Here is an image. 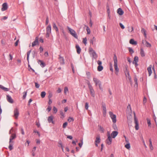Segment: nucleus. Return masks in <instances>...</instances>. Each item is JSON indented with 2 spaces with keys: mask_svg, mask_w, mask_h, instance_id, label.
Listing matches in <instances>:
<instances>
[{
  "mask_svg": "<svg viewBox=\"0 0 157 157\" xmlns=\"http://www.w3.org/2000/svg\"><path fill=\"white\" fill-rule=\"evenodd\" d=\"M88 52L90 55L93 58L96 59L98 57L97 54L92 48H89Z\"/></svg>",
  "mask_w": 157,
  "mask_h": 157,
  "instance_id": "1",
  "label": "nucleus"
},
{
  "mask_svg": "<svg viewBox=\"0 0 157 157\" xmlns=\"http://www.w3.org/2000/svg\"><path fill=\"white\" fill-rule=\"evenodd\" d=\"M67 28L69 30V33H70L76 39L78 38V36L77 34V33L76 32H75V31L71 28L70 27H69L68 26H67Z\"/></svg>",
  "mask_w": 157,
  "mask_h": 157,
  "instance_id": "2",
  "label": "nucleus"
},
{
  "mask_svg": "<svg viewBox=\"0 0 157 157\" xmlns=\"http://www.w3.org/2000/svg\"><path fill=\"white\" fill-rule=\"evenodd\" d=\"M46 37L48 38L51 33V27L50 25H48L46 28Z\"/></svg>",
  "mask_w": 157,
  "mask_h": 157,
  "instance_id": "3",
  "label": "nucleus"
},
{
  "mask_svg": "<svg viewBox=\"0 0 157 157\" xmlns=\"http://www.w3.org/2000/svg\"><path fill=\"white\" fill-rule=\"evenodd\" d=\"M87 84L90 90V92L91 96L93 97H94V91L93 89L92 86L90 85V82L89 81L88 82Z\"/></svg>",
  "mask_w": 157,
  "mask_h": 157,
  "instance_id": "4",
  "label": "nucleus"
},
{
  "mask_svg": "<svg viewBox=\"0 0 157 157\" xmlns=\"http://www.w3.org/2000/svg\"><path fill=\"white\" fill-rule=\"evenodd\" d=\"M109 114L113 122L114 123H116L117 121L116 115L114 114L111 111L109 112Z\"/></svg>",
  "mask_w": 157,
  "mask_h": 157,
  "instance_id": "5",
  "label": "nucleus"
},
{
  "mask_svg": "<svg viewBox=\"0 0 157 157\" xmlns=\"http://www.w3.org/2000/svg\"><path fill=\"white\" fill-rule=\"evenodd\" d=\"M134 114V123L135 124V128L136 130H137L139 129V126L138 124V122L137 119L136 118L135 116V113Z\"/></svg>",
  "mask_w": 157,
  "mask_h": 157,
  "instance_id": "6",
  "label": "nucleus"
},
{
  "mask_svg": "<svg viewBox=\"0 0 157 157\" xmlns=\"http://www.w3.org/2000/svg\"><path fill=\"white\" fill-rule=\"evenodd\" d=\"M19 115L18 110L17 108H15L14 110V117L15 118L17 119Z\"/></svg>",
  "mask_w": 157,
  "mask_h": 157,
  "instance_id": "7",
  "label": "nucleus"
},
{
  "mask_svg": "<svg viewBox=\"0 0 157 157\" xmlns=\"http://www.w3.org/2000/svg\"><path fill=\"white\" fill-rule=\"evenodd\" d=\"M102 107L103 109L102 112L103 116L105 117L106 115V109L105 105V104H103Z\"/></svg>",
  "mask_w": 157,
  "mask_h": 157,
  "instance_id": "8",
  "label": "nucleus"
},
{
  "mask_svg": "<svg viewBox=\"0 0 157 157\" xmlns=\"http://www.w3.org/2000/svg\"><path fill=\"white\" fill-rule=\"evenodd\" d=\"M38 40V37H36L35 41L32 43V46L33 47L39 44Z\"/></svg>",
  "mask_w": 157,
  "mask_h": 157,
  "instance_id": "9",
  "label": "nucleus"
},
{
  "mask_svg": "<svg viewBox=\"0 0 157 157\" xmlns=\"http://www.w3.org/2000/svg\"><path fill=\"white\" fill-rule=\"evenodd\" d=\"M93 81L94 82L95 84V86H97L98 85L101 83V81L97 78L94 77L93 78Z\"/></svg>",
  "mask_w": 157,
  "mask_h": 157,
  "instance_id": "10",
  "label": "nucleus"
},
{
  "mask_svg": "<svg viewBox=\"0 0 157 157\" xmlns=\"http://www.w3.org/2000/svg\"><path fill=\"white\" fill-rule=\"evenodd\" d=\"M8 5L6 3H4L2 5V8L1 10L2 11H4L8 9Z\"/></svg>",
  "mask_w": 157,
  "mask_h": 157,
  "instance_id": "11",
  "label": "nucleus"
},
{
  "mask_svg": "<svg viewBox=\"0 0 157 157\" xmlns=\"http://www.w3.org/2000/svg\"><path fill=\"white\" fill-rule=\"evenodd\" d=\"M54 117L52 115H51L48 117V123H50L51 122L53 124H54V122L53 121Z\"/></svg>",
  "mask_w": 157,
  "mask_h": 157,
  "instance_id": "12",
  "label": "nucleus"
},
{
  "mask_svg": "<svg viewBox=\"0 0 157 157\" xmlns=\"http://www.w3.org/2000/svg\"><path fill=\"white\" fill-rule=\"evenodd\" d=\"M100 142V137L99 136H98L96 137V140L95 142V144L96 147L98 146V144Z\"/></svg>",
  "mask_w": 157,
  "mask_h": 157,
  "instance_id": "13",
  "label": "nucleus"
},
{
  "mask_svg": "<svg viewBox=\"0 0 157 157\" xmlns=\"http://www.w3.org/2000/svg\"><path fill=\"white\" fill-rule=\"evenodd\" d=\"M6 99L8 102L10 103H13V101L12 98L9 95H7L6 96Z\"/></svg>",
  "mask_w": 157,
  "mask_h": 157,
  "instance_id": "14",
  "label": "nucleus"
},
{
  "mask_svg": "<svg viewBox=\"0 0 157 157\" xmlns=\"http://www.w3.org/2000/svg\"><path fill=\"white\" fill-rule=\"evenodd\" d=\"M114 67L115 70V73L116 75H117L119 72V69L117 66V63H114Z\"/></svg>",
  "mask_w": 157,
  "mask_h": 157,
  "instance_id": "15",
  "label": "nucleus"
},
{
  "mask_svg": "<svg viewBox=\"0 0 157 157\" xmlns=\"http://www.w3.org/2000/svg\"><path fill=\"white\" fill-rule=\"evenodd\" d=\"M16 137V136L15 134H12L11 135V136H10V142H13L12 140L15 139Z\"/></svg>",
  "mask_w": 157,
  "mask_h": 157,
  "instance_id": "16",
  "label": "nucleus"
},
{
  "mask_svg": "<svg viewBox=\"0 0 157 157\" xmlns=\"http://www.w3.org/2000/svg\"><path fill=\"white\" fill-rule=\"evenodd\" d=\"M138 60V58L137 56H135L134 58V60L133 61V63L135 64L136 67L138 65L137 62Z\"/></svg>",
  "mask_w": 157,
  "mask_h": 157,
  "instance_id": "17",
  "label": "nucleus"
},
{
  "mask_svg": "<svg viewBox=\"0 0 157 157\" xmlns=\"http://www.w3.org/2000/svg\"><path fill=\"white\" fill-rule=\"evenodd\" d=\"M118 132L117 131H113L111 133V136L113 138H114L118 135Z\"/></svg>",
  "mask_w": 157,
  "mask_h": 157,
  "instance_id": "18",
  "label": "nucleus"
},
{
  "mask_svg": "<svg viewBox=\"0 0 157 157\" xmlns=\"http://www.w3.org/2000/svg\"><path fill=\"white\" fill-rule=\"evenodd\" d=\"M152 66L150 65L147 68V70L148 72L149 76H150L152 73L151 71Z\"/></svg>",
  "mask_w": 157,
  "mask_h": 157,
  "instance_id": "19",
  "label": "nucleus"
},
{
  "mask_svg": "<svg viewBox=\"0 0 157 157\" xmlns=\"http://www.w3.org/2000/svg\"><path fill=\"white\" fill-rule=\"evenodd\" d=\"M140 53L141 56L142 57H144L145 56V52L143 48H141L140 49Z\"/></svg>",
  "mask_w": 157,
  "mask_h": 157,
  "instance_id": "20",
  "label": "nucleus"
},
{
  "mask_svg": "<svg viewBox=\"0 0 157 157\" xmlns=\"http://www.w3.org/2000/svg\"><path fill=\"white\" fill-rule=\"evenodd\" d=\"M112 141V139L111 137H108L106 140V143L108 144H110Z\"/></svg>",
  "mask_w": 157,
  "mask_h": 157,
  "instance_id": "21",
  "label": "nucleus"
},
{
  "mask_svg": "<svg viewBox=\"0 0 157 157\" xmlns=\"http://www.w3.org/2000/svg\"><path fill=\"white\" fill-rule=\"evenodd\" d=\"M117 13L120 15H121L123 14L124 11L121 8H119L117 10Z\"/></svg>",
  "mask_w": 157,
  "mask_h": 157,
  "instance_id": "22",
  "label": "nucleus"
},
{
  "mask_svg": "<svg viewBox=\"0 0 157 157\" xmlns=\"http://www.w3.org/2000/svg\"><path fill=\"white\" fill-rule=\"evenodd\" d=\"M76 51L77 53L79 54L80 53L81 51V49L78 45H76Z\"/></svg>",
  "mask_w": 157,
  "mask_h": 157,
  "instance_id": "23",
  "label": "nucleus"
},
{
  "mask_svg": "<svg viewBox=\"0 0 157 157\" xmlns=\"http://www.w3.org/2000/svg\"><path fill=\"white\" fill-rule=\"evenodd\" d=\"M129 43L132 44L136 45L137 44L136 41H135L133 39H131L129 41Z\"/></svg>",
  "mask_w": 157,
  "mask_h": 157,
  "instance_id": "24",
  "label": "nucleus"
},
{
  "mask_svg": "<svg viewBox=\"0 0 157 157\" xmlns=\"http://www.w3.org/2000/svg\"><path fill=\"white\" fill-rule=\"evenodd\" d=\"M52 25L53 29H55L56 32H57L59 31V29L55 23L53 22L52 23Z\"/></svg>",
  "mask_w": 157,
  "mask_h": 157,
  "instance_id": "25",
  "label": "nucleus"
},
{
  "mask_svg": "<svg viewBox=\"0 0 157 157\" xmlns=\"http://www.w3.org/2000/svg\"><path fill=\"white\" fill-rule=\"evenodd\" d=\"M60 62L61 64H63L64 63V59L63 57H61L59 56V57Z\"/></svg>",
  "mask_w": 157,
  "mask_h": 157,
  "instance_id": "26",
  "label": "nucleus"
},
{
  "mask_svg": "<svg viewBox=\"0 0 157 157\" xmlns=\"http://www.w3.org/2000/svg\"><path fill=\"white\" fill-rule=\"evenodd\" d=\"M13 142H11L10 143L9 142V148L10 151H11L13 149Z\"/></svg>",
  "mask_w": 157,
  "mask_h": 157,
  "instance_id": "27",
  "label": "nucleus"
},
{
  "mask_svg": "<svg viewBox=\"0 0 157 157\" xmlns=\"http://www.w3.org/2000/svg\"><path fill=\"white\" fill-rule=\"evenodd\" d=\"M99 130L101 133L104 132L105 130L104 128L101 126H99Z\"/></svg>",
  "mask_w": 157,
  "mask_h": 157,
  "instance_id": "28",
  "label": "nucleus"
},
{
  "mask_svg": "<svg viewBox=\"0 0 157 157\" xmlns=\"http://www.w3.org/2000/svg\"><path fill=\"white\" fill-rule=\"evenodd\" d=\"M134 81L135 82V86H136V87H137L138 84H137V78L136 76H135L134 78Z\"/></svg>",
  "mask_w": 157,
  "mask_h": 157,
  "instance_id": "29",
  "label": "nucleus"
},
{
  "mask_svg": "<svg viewBox=\"0 0 157 157\" xmlns=\"http://www.w3.org/2000/svg\"><path fill=\"white\" fill-rule=\"evenodd\" d=\"M103 67L101 65H99L97 68L98 70L99 71H101L103 69Z\"/></svg>",
  "mask_w": 157,
  "mask_h": 157,
  "instance_id": "30",
  "label": "nucleus"
},
{
  "mask_svg": "<svg viewBox=\"0 0 157 157\" xmlns=\"http://www.w3.org/2000/svg\"><path fill=\"white\" fill-rule=\"evenodd\" d=\"M113 61L114 63H117V57L115 55H114V56L113 57Z\"/></svg>",
  "mask_w": 157,
  "mask_h": 157,
  "instance_id": "31",
  "label": "nucleus"
},
{
  "mask_svg": "<svg viewBox=\"0 0 157 157\" xmlns=\"http://www.w3.org/2000/svg\"><path fill=\"white\" fill-rule=\"evenodd\" d=\"M69 91L68 88L67 87H65L64 88V93L65 94H66Z\"/></svg>",
  "mask_w": 157,
  "mask_h": 157,
  "instance_id": "32",
  "label": "nucleus"
},
{
  "mask_svg": "<svg viewBox=\"0 0 157 157\" xmlns=\"http://www.w3.org/2000/svg\"><path fill=\"white\" fill-rule=\"evenodd\" d=\"M60 115L61 116V118H63L64 117V113L62 110H61L60 111Z\"/></svg>",
  "mask_w": 157,
  "mask_h": 157,
  "instance_id": "33",
  "label": "nucleus"
},
{
  "mask_svg": "<svg viewBox=\"0 0 157 157\" xmlns=\"http://www.w3.org/2000/svg\"><path fill=\"white\" fill-rule=\"evenodd\" d=\"M31 50H30L27 52V60L28 63H29V55L31 52Z\"/></svg>",
  "mask_w": 157,
  "mask_h": 157,
  "instance_id": "34",
  "label": "nucleus"
},
{
  "mask_svg": "<svg viewBox=\"0 0 157 157\" xmlns=\"http://www.w3.org/2000/svg\"><path fill=\"white\" fill-rule=\"evenodd\" d=\"M87 38L86 37L83 38L82 43H84L85 45H86L87 44Z\"/></svg>",
  "mask_w": 157,
  "mask_h": 157,
  "instance_id": "35",
  "label": "nucleus"
},
{
  "mask_svg": "<svg viewBox=\"0 0 157 157\" xmlns=\"http://www.w3.org/2000/svg\"><path fill=\"white\" fill-rule=\"evenodd\" d=\"M128 31L130 32H132L133 30V28L132 27H130L128 26Z\"/></svg>",
  "mask_w": 157,
  "mask_h": 157,
  "instance_id": "36",
  "label": "nucleus"
},
{
  "mask_svg": "<svg viewBox=\"0 0 157 157\" xmlns=\"http://www.w3.org/2000/svg\"><path fill=\"white\" fill-rule=\"evenodd\" d=\"M125 147L128 149H129L130 148V144L129 143L125 145Z\"/></svg>",
  "mask_w": 157,
  "mask_h": 157,
  "instance_id": "37",
  "label": "nucleus"
},
{
  "mask_svg": "<svg viewBox=\"0 0 157 157\" xmlns=\"http://www.w3.org/2000/svg\"><path fill=\"white\" fill-rule=\"evenodd\" d=\"M45 95L46 93L44 91L42 92L41 93V96L42 98H44L45 96Z\"/></svg>",
  "mask_w": 157,
  "mask_h": 157,
  "instance_id": "38",
  "label": "nucleus"
},
{
  "mask_svg": "<svg viewBox=\"0 0 157 157\" xmlns=\"http://www.w3.org/2000/svg\"><path fill=\"white\" fill-rule=\"evenodd\" d=\"M125 73L126 77H128V76L130 75L129 71L127 69L126 70V71L125 72Z\"/></svg>",
  "mask_w": 157,
  "mask_h": 157,
  "instance_id": "39",
  "label": "nucleus"
},
{
  "mask_svg": "<svg viewBox=\"0 0 157 157\" xmlns=\"http://www.w3.org/2000/svg\"><path fill=\"white\" fill-rule=\"evenodd\" d=\"M141 32L144 34L145 36H146V31L144 28H142L141 29Z\"/></svg>",
  "mask_w": 157,
  "mask_h": 157,
  "instance_id": "40",
  "label": "nucleus"
},
{
  "mask_svg": "<svg viewBox=\"0 0 157 157\" xmlns=\"http://www.w3.org/2000/svg\"><path fill=\"white\" fill-rule=\"evenodd\" d=\"M147 124H148V126H151V123L150 120L148 118H147Z\"/></svg>",
  "mask_w": 157,
  "mask_h": 157,
  "instance_id": "41",
  "label": "nucleus"
},
{
  "mask_svg": "<svg viewBox=\"0 0 157 157\" xmlns=\"http://www.w3.org/2000/svg\"><path fill=\"white\" fill-rule=\"evenodd\" d=\"M74 120V119L72 117H69L67 120L68 122H70L71 121H73Z\"/></svg>",
  "mask_w": 157,
  "mask_h": 157,
  "instance_id": "42",
  "label": "nucleus"
},
{
  "mask_svg": "<svg viewBox=\"0 0 157 157\" xmlns=\"http://www.w3.org/2000/svg\"><path fill=\"white\" fill-rule=\"evenodd\" d=\"M27 91L24 92H23V99H25V98L26 95H27Z\"/></svg>",
  "mask_w": 157,
  "mask_h": 157,
  "instance_id": "43",
  "label": "nucleus"
},
{
  "mask_svg": "<svg viewBox=\"0 0 157 157\" xmlns=\"http://www.w3.org/2000/svg\"><path fill=\"white\" fill-rule=\"evenodd\" d=\"M145 45L147 47H150L151 46V45L147 41H146Z\"/></svg>",
  "mask_w": 157,
  "mask_h": 157,
  "instance_id": "44",
  "label": "nucleus"
},
{
  "mask_svg": "<svg viewBox=\"0 0 157 157\" xmlns=\"http://www.w3.org/2000/svg\"><path fill=\"white\" fill-rule=\"evenodd\" d=\"M86 30L87 34H90V28L87 26L86 27Z\"/></svg>",
  "mask_w": 157,
  "mask_h": 157,
  "instance_id": "45",
  "label": "nucleus"
},
{
  "mask_svg": "<svg viewBox=\"0 0 157 157\" xmlns=\"http://www.w3.org/2000/svg\"><path fill=\"white\" fill-rule=\"evenodd\" d=\"M1 86V88L2 89H3L4 90H5V91H8L9 90V89L7 88L4 87L2 86Z\"/></svg>",
  "mask_w": 157,
  "mask_h": 157,
  "instance_id": "46",
  "label": "nucleus"
},
{
  "mask_svg": "<svg viewBox=\"0 0 157 157\" xmlns=\"http://www.w3.org/2000/svg\"><path fill=\"white\" fill-rule=\"evenodd\" d=\"M127 77L128 78V79L129 80V81L130 82V84H132V80H131V77L130 76V75L128 76V77Z\"/></svg>",
  "mask_w": 157,
  "mask_h": 157,
  "instance_id": "47",
  "label": "nucleus"
},
{
  "mask_svg": "<svg viewBox=\"0 0 157 157\" xmlns=\"http://www.w3.org/2000/svg\"><path fill=\"white\" fill-rule=\"evenodd\" d=\"M128 50L129 52H130L131 54L133 53L134 52L133 50L131 48H128Z\"/></svg>",
  "mask_w": 157,
  "mask_h": 157,
  "instance_id": "48",
  "label": "nucleus"
},
{
  "mask_svg": "<svg viewBox=\"0 0 157 157\" xmlns=\"http://www.w3.org/2000/svg\"><path fill=\"white\" fill-rule=\"evenodd\" d=\"M53 111H54V113H56L57 111V108L55 106L53 107Z\"/></svg>",
  "mask_w": 157,
  "mask_h": 157,
  "instance_id": "49",
  "label": "nucleus"
},
{
  "mask_svg": "<svg viewBox=\"0 0 157 157\" xmlns=\"http://www.w3.org/2000/svg\"><path fill=\"white\" fill-rule=\"evenodd\" d=\"M67 125V122H66L64 123L63 125V128H65Z\"/></svg>",
  "mask_w": 157,
  "mask_h": 157,
  "instance_id": "50",
  "label": "nucleus"
},
{
  "mask_svg": "<svg viewBox=\"0 0 157 157\" xmlns=\"http://www.w3.org/2000/svg\"><path fill=\"white\" fill-rule=\"evenodd\" d=\"M89 107L88 103L86 102L85 104V108L87 110Z\"/></svg>",
  "mask_w": 157,
  "mask_h": 157,
  "instance_id": "51",
  "label": "nucleus"
},
{
  "mask_svg": "<svg viewBox=\"0 0 157 157\" xmlns=\"http://www.w3.org/2000/svg\"><path fill=\"white\" fill-rule=\"evenodd\" d=\"M110 70L112 72L113 71L112 64L111 63L110 65Z\"/></svg>",
  "mask_w": 157,
  "mask_h": 157,
  "instance_id": "52",
  "label": "nucleus"
},
{
  "mask_svg": "<svg viewBox=\"0 0 157 157\" xmlns=\"http://www.w3.org/2000/svg\"><path fill=\"white\" fill-rule=\"evenodd\" d=\"M51 109V107L50 106H48V108L47 109V110H48V112H49Z\"/></svg>",
  "mask_w": 157,
  "mask_h": 157,
  "instance_id": "53",
  "label": "nucleus"
},
{
  "mask_svg": "<svg viewBox=\"0 0 157 157\" xmlns=\"http://www.w3.org/2000/svg\"><path fill=\"white\" fill-rule=\"evenodd\" d=\"M119 25L121 28L122 29H124L125 27L121 23H120L119 24Z\"/></svg>",
  "mask_w": 157,
  "mask_h": 157,
  "instance_id": "54",
  "label": "nucleus"
},
{
  "mask_svg": "<svg viewBox=\"0 0 157 157\" xmlns=\"http://www.w3.org/2000/svg\"><path fill=\"white\" fill-rule=\"evenodd\" d=\"M147 102V98L145 97H144L143 99V102L144 104H145Z\"/></svg>",
  "mask_w": 157,
  "mask_h": 157,
  "instance_id": "55",
  "label": "nucleus"
},
{
  "mask_svg": "<svg viewBox=\"0 0 157 157\" xmlns=\"http://www.w3.org/2000/svg\"><path fill=\"white\" fill-rule=\"evenodd\" d=\"M81 143H79L78 144V145L80 147H81L83 143L82 140H81Z\"/></svg>",
  "mask_w": 157,
  "mask_h": 157,
  "instance_id": "56",
  "label": "nucleus"
},
{
  "mask_svg": "<svg viewBox=\"0 0 157 157\" xmlns=\"http://www.w3.org/2000/svg\"><path fill=\"white\" fill-rule=\"evenodd\" d=\"M21 132L22 135H24L25 134V132L24 129L22 128H21Z\"/></svg>",
  "mask_w": 157,
  "mask_h": 157,
  "instance_id": "57",
  "label": "nucleus"
},
{
  "mask_svg": "<svg viewBox=\"0 0 157 157\" xmlns=\"http://www.w3.org/2000/svg\"><path fill=\"white\" fill-rule=\"evenodd\" d=\"M35 87L36 88H39L40 86V85L37 82L35 83Z\"/></svg>",
  "mask_w": 157,
  "mask_h": 157,
  "instance_id": "58",
  "label": "nucleus"
},
{
  "mask_svg": "<svg viewBox=\"0 0 157 157\" xmlns=\"http://www.w3.org/2000/svg\"><path fill=\"white\" fill-rule=\"evenodd\" d=\"M97 63L99 65H101L102 62L100 60H98L97 61Z\"/></svg>",
  "mask_w": 157,
  "mask_h": 157,
  "instance_id": "59",
  "label": "nucleus"
},
{
  "mask_svg": "<svg viewBox=\"0 0 157 157\" xmlns=\"http://www.w3.org/2000/svg\"><path fill=\"white\" fill-rule=\"evenodd\" d=\"M149 147L151 150H152L153 149V147L152 146V144H149Z\"/></svg>",
  "mask_w": 157,
  "mask_h": 157,
  "instance_id": "60",
  "label": "nucleus"
},
{
  "mask_svg": "<svg viewBox=\"0 0 157 157\" xmlns=\"http://www.w3.org/2000/svg\"><path fill=\"white\" fill-rule=\"evenodd\" d=\"M39 62L40 63V65H42L43 67H44V63L42 61H41V60H39Z\"/></svg>",
  "mask_w": 157,
  "mask_h": 157,
  "instance_id": "61",
  "label": "nucleus"
},
{
  "mask_svg": "<svg viewBox=\"0 0 157 157\" xmlns=\"http://www.w3.org/2000/svg\"><path fill=\"white\" fill-rule=\"evenodd\" d=\"M57 92L58 93H60L61 92V90L60 89V88H58V90L57 91Z\"/></svg>",
  "mask_w": 157,
  "mask_h": 157,
  "instance_id": "62",
  "label": "nucleus"
},
{
  "mask_svg": "<svg viewBox=\"0 0 157 157\" xmlns=\"http://www.w3.org/2000/svg\"><path fill=\"white\" fill-rule=\"evenodd\" d=\"M19 43V40H17L15 43V45L16 46H17L18 43Z\"/></svg>",
  "mask_w": 157,
  "mask_h": 157,
  "instance_id": "63",
  "label": "nucleus"
},
{
  "mask_svg": "<svg viewBox=\"0 0 157 157\" xmlns=\"http://www.w3.org/2000/svg\"><path fill=\"white\" fill-rule=\"evenodd\" d=\"M32 101V100L31 99H29V102H28V105H30V103Z\"/></svg>",
  "mask_w": 157,
  "mask_h": 157,
  "instance_id": "64",
  "label": "nucleus"
}]
</instances>
